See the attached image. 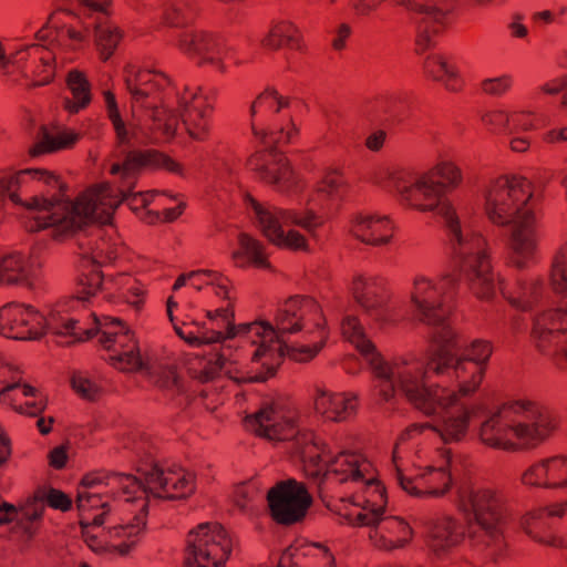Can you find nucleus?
<instances>
[{"label": "nucleus", "instance_id": "f257e3e1", "mask_svg": "<svg viewBox=\"0 0 567 567\" xmlns=\"http://www.w3.org/2000/svg\"><path fill=\"white\" fill-rule=\"evenodd\" d=\"M454 329L443 328L432 337L421 377L404 373L400 390L423 414L431 416L476 392L486 373L485 365L458 354Z\"/></svg>", "mask_w": 567, "mask_h": 567}, {"label": "nucleus", "instance_id": "f03ea898", "mask_svg": "<svg viewBox=\"0 0 567 567\" xmlns=\"http://www.w3.org/2000/svg\"><path fill=\"white\" fill-rule=\"evenodd\" d=\"M533 196L532 183L524 176H501L489 187L485 210L488 219L498 226L513 224L508 264L517 269L526 267L536 248L535 215L525 206Z\"/></svg>", "mask_w": 567, "mask_h": 567}, {"label": "nucleus", "instance_id": "7ed1b4c3", "mask_svg": "<svg viewBox=\"0 0 567 567\" xmlns=\"http://www.w3.org/2000/svg\"><path fill=\"white\" fill-rule=\"evenodd\" d=\"M288 308L296 310L300 331L313 336L309 346L292 347L286 341L276 350L270 344L261 341L255 350L251 361L258 362L265 359L262 367L266 371L246 379L251 382H266L277 374L285 357L293 362L306 363L315 359L327 343L329 331L321 306L310 296L296 295L288 298Z\"/></svg>", "mask_w": 567, "mask_h": 567}, {"label": "nucleus", "instance_id": "20e7f679", "mask_svg": "<svg viewBox=\"0 0 567 567\" xmlns=\"http://www.w3.org/2000/svg\"><path fill=\"white\" fill-rule=\"evenodd\" d=\"M553 290L561 295L560 306L535 316L529 333L535 349L551 355L558 368L567 363V261L555 259L551 267Z\"/></svg>", "mask_w": 567, "mask_h": 567}, {"label": "nucleus", "instance_id": "39448f33", "mask_svg": "<svg viewBox=\"0 0 567 567\" xmlns=\"http://www.w3.org/2000/svg\"><path fill=\"white\" fill-rule=\"evenodd\" d=\"M290 125L291 128L286 131L282 126L261 123L259 128L255 121L250 123L252 135L267 147L252 154L248 158L247 165L258 174L261 182L274 185L280 190L287 189L293 184V171L289 161L282 152L278 151L279 145L288 144L292 135L298 132L291 120Z\"/></svg>", "mask_w": 567, "mask_h": 567}, {"label": "nucleus", "instance_id": "423d86ee", "mask_svg": "<svg viewBox=\"0 0 567 567\" xmlns=\"http://www.w3.org/2000/svg\"><path fill=\"white\" fill-rule=\"evenodd\" d=\"M556 427L555 417L546 411H540L535 422L512 426L504 422L502 412L498 410L481 424L478 436L481 442L491 449L517 451L519 445L509 439L511 432L517 439L525 440L528 449H534L547 440Z\"/></svg>", "mask_w": 567, "mask_h": 567}, {"label": "nucleus", "instance_id": "0eeeda50", "mask_svg": "<svg viewBox=\"0 0 567 567\" xmlns=\"http://www.w3.org/2000/svg\"><path fill=\"white\" fill-rule=\"evenodd\" d=\"M458 277L447 274L441 277L436 285L424 277L414 279V289L411 295L412 302L420 312V320L431 327L430 343L432 337L443 328L453 329L450 323L452 306Z\"/></svg>", "mask_w": 567, "mask_h": 567}, {"label": "nucleus", "instance_id": "6e6552de", "mask_svg": "<svg viewBox=\"0 0 567 567\" xmlns=\"http://www.w3.org/2000/svg\"><path fill=\"white\" fill-rule=\"evenodd\" d=\"M471 505L476 525L480 527L478 537L484 545L492 549L495 560L503 557L507 549L504 536L507 507L504 496L494 489L482 488L471 493Z\"/></svg>", "mask_w": 567, "mask_h": 567}, {"label": "nucleus", "instance_id": "1a4fd4ad", "mask_svg": "<svg viewBox=\"0 0 567 567\" xmlns=\"http://www.w3.org/2000/svg\"><path fill=\"white\" fill-rule=\"evenodd\" d=\"M231 538L219 523H202L187 534L183 567H225Z\"/></svg>", "mask_w": 567, "mask_h": 567}, {"label": "nucleus", "instance_id": "9d476101", "mask_svg": "<svg viewBox=\"0 0 567 567\" xmlns=\"http://www.w3.org/2000/svg\"><path fill=\"white\" fill-rule=\"evenodd\" d=\"M97 205L87 190L76 196L74 200H71L66 193L63 203L59 205V212L35 217L30 225V230L41 231L51 227L53 228L52 238L62 241L92 225Z\"/></svg>", "mask_w": 567, "mask_h": 567}, {"label": "nucleus", "instance_id": "9b49d317", "mask_svg": "<svg viewBox=\"0 0 567 567\" xmlns=\"http://www.w3.org/2000/svg\"><path fill=\"white\" fill-rule=\"evenodd\" d=\"M244 421L260 437L287 441L296 435L297 410L289 396L277 395L262 401L258 411Z\"/></svg>", "mask_w": 567, "mask_h": 567}, {"label": "nucleus", "instance_id": "f8f14e48", "mask_svg": "<svg viewBox=\"0 0 567 567\" xmlns=\"http://www.w3.org/2000/svg\"><path fill=\"white\" fill-rule=\"evenodd\" d=\"M267 503L274 522L291 526L305 519L313 498L305 483L288 478L268 489Z\"/></svg>", "mask_w": 567, "mask_h": 567}, {"label": "nucleus", "instance_id": "ddd939ff", "mask_svg": "<svg viewBox=\"0 0 567 567\" xmlns=\"http://www.w3.org/2000/svg\"><path fill=\"white\" fill-rule=\"evenodd\" d=\"M426 177L429 183H442L443 190L440 193L432 192V195L429 197V203L415 204V208L421 212L435 210L439 215L444 217L450 233L454 236L457 244L462 246L463 235L458 217L451 203L444 198V194L449 187L455 188L462 182L461 169L452 162H442L426 174Z\"/></svg>", "mask_w": 567, "mask_h": 567}, {"label": "nucleus", "instance_id": "4468645a", "mask_svg": "<svg viewBox=\"0 0 567 567\" xmlns=\"http://www.w3.org/2000/svg\"><path fill=\"white\" fill-rule=\"evenodd\" d=\"M47 318L32 306L9 302L0 308V333L14 340H39L47 333Z\"/></svg>", "mask_w": 567, "mask_h": 567}, {"label": "nucleus", "instance_id": "2eb2a0df", "mask_svg": "<svg viewBox=\"0 0 567 567\" xmlns=\"http://www.w3.org/2000/svg\"><path fill=\"white\" fill-rule=\"evenodd\" d=\"M416 101L406 93L377 96L367 106V116L386 130H395L410 121L416 111Z\"/></svg>", "mask_w": 567, "mask_h": 567}, {"label": "nucleus", "instance_id": "dca6fc26", "mask_svg": "<svg viewBox=\"0 0 567 567\" xmlns=\"http://www.w3.org/2000/svg\"><path fill=\"white\" fill-rule=\"evenodd\" d=\"M457 0H435L433 4H417L414 12L421 17L415 21V52L424 53L436 47L435 37L444 29L446 17L454 10Z\"/></svg>", "mask_w": 567, "mask_h": 567}, {"label": "nucleus", "instance_id": "f3484780", "mask_svg": "<svg viewBox=\"0 0 567 567\" xmlns=\"http://www.w3.org/2000/svg\"><path fill=\"white\" fill-rule=\"evenodd\" d=\"M127 186L135 188L145 171H166L183 176L184 167L172 156L155 148L131 150L124 155Z\"/></svg>", "mask_w": 567, "mask_h": 567}, {"label": "nucleus", "instance_id": "a211bd4d", "mask_svg": "<svg viewBox=\"0 0 567 567\" xmlns=\"http://www.w3.org/2000/svg\"><path fill=\"white\" fill-rule=\"evenodd\" d=\"M567 503L553 504L547 507L528 512L520 519V527L534 542L549 547H567L565 540L557 536L551 526L554 517H563Z\"/></svg>", "mask_w": 567, "mask_h": 567}, {"label": "nucleus", "instance_id": "6ab92c4d", "mask_svg": "<svg viewBox=\"0 0 567 567\" xmlns=\"http://www.w3.org/2000/svg\"><path fill=\"white\" fill-rule=\"evenodd\" d=\"M352 295L368 316L380 322L386 320V306L391 293L383 278L364 279L362 276L355 277L352 282Z\"/></svg>", "mask_w": 567, "mask_h": 567}, {"label": "nucleus", "instance_id": "aec40b11", "mask_svg": "<svg viewBox=\"0 0 567 567\" xmlns=\"http://www.w3.org/2000/svg\"><path fill=\"white\" fill-rule=\"evenodd\" d=\"M125 85L134 104L146 105L161 101L159 93L171 85V79L163 72L125 69Z\"/></svg>", "mask_w": 567, "mask_h": 567}, {"label": "nucleus", "instance_id": "412c9836", "mask_svg": "<svg viewBox=\"0 0 567 567\" xmlns=\"http://www.w3.org/2000/svg\"><path fill=\"white\" fill-rule=\"evenodd\" d=\"M463 270L468 281V288L476 298L489 300L494 297V276L489 257L485 251L467 254L464 258Z\"/></svg>", "mask_w": 567, "mask_h": 567}, {"label": "nucleus", "instance_id": "4be33fe9", "mask_svg": "<svg viewBox=\"0 0 567 567\" xmlns=\"http://www.w3.org/2000/svg\"><path fill=\"white\" fill-rule=\"evenodd\" d=\"M392 182L404 199L415 208V204L429 203L432 192H442L440 182L429 183L426 175L419 176L412 168H398L391 175Z\"/></svg>", "mask_w": 567, "mask_h": 567}, {"label": "nucleus", "instance_id": "5701e85b", "mask_svg": "<svg viewBox=\"0 0 567 567\" xmlns=\"http://www.w3.org/2000/svg\"><path fill=\"white\" fill-rule=\"evenodd\" d=\"M181 101L184 103L182 121L188 135L196 141H206L209 135V116L213 107L198 99L196 92L189 93L188 87H185Z\"/></svg>", "mask_w": 567, "mask_h": 567}, {"label": "nucleus", "instance_id": "b1692460", "mask_svg": "<svg viewBox=\"0 0 567 567\" xmlns=\"http://www.w3.org/2000/svg\"><path fill=\"white\" fill-rule=\"evenodd\" d=\"M178 48L188 55H200L204 61L215 62L224 48V40L209 31L196 30L181 34Z\"/></svg>", "mask_w": 567, "mask_h": 567}, {"label": "nucleus", "instance_id": "393cba45", "mask_svg": "<svg viewBox=\"0 0 567 567\" xmlns=\"http://www.w3.org/2000/svg\"><path fill=\"white\" fill-rule=\"evenodd\" d=\"M237 243L238 248L231 252V259L237 267L267 270L272 268L262 241L248 233L241 231L237 235Z\"/></svg>", "mask_w": 567, "mask_h": 567}, {"label": "nucleus", "instance_id": "a878e982", "mask_svg": "<svg viewBox=\"0 0 567 567\" xmlns=\"http://www.w3.org/2000/svg\"><path fill=\"white\" fill-rule=\"evenodd\" d=\"M22 173H27V187L31 190L50 199L55 197L58 205L63 203L69 185L59 174L47 168H23Z\"/></svg>", "mask_w": 567, "mask_h": 567}, {"label": "nucleus", "instance_id": "bb28decb", "mask_svg": "<svg viewBox=\"0 0 567 567\" xmlns=\"http://www.w3.org/2000/svg\"><path fill=\"white\" fill-rule=\"evenodd\" d=\"M425 79L441 82L451 92H458L463 87V81L455 64L439 53L429 54L422 65Z\"/></svg>", "mask_w": 567, "mask_h": 567}, {"label": "nucleus", "instance_id": "cd10ccee", "mask_svg": "<svg viewBox=\"0 0 567 567\" xmlns=\"http://www.w3.org/2000/svg\"><path fill=\"white\" fill-rule=\"evenodd\" d=\"M473 411L464 408L457 416H446L439 424L423 423L412 424L411 427L419 429L422 432L424 429H430L435 432L445 444L462 442L468 432L470 421Z\"/></svg>", "mask_w": 567, "mask_h": 567}, {"label": "nucleus", "instance_id": "c85d7f7f", "mask_svg": "<svg viewBox=\"0 0 567 567\" xmlns=\"http://www.w3.org/2000/svg\"><path fill=\"white\" fill-rule=\"evenodd\" d=\"M315 410L324 420L343 422L355 415L357 404L342 393L322 391L315 400Z\"/></svg>", "mask_w": 567, "mask_h": 567}, {"label": "nucleus", "instance_id": "c756f323", "mask_svg": "<svg viewBox=\"0 0 567 567\" xmlns=\"http://www.w3.org/2000/svg\"><path fill=\"white\" fill-rule=\"evenodd\" d=\"M543 282L534 280L526 282L517 279L514 287H508L504 278L498 277V289L502 296L515 308L530 310L542 295Z\"/></svg>", "mask_w": 567, "mask_h": 567}, {"label": "nucleus", "instance_id": "7c9ffc66", "mask_svg": "<svg viewBox=\"0 0 567 567\" xmlns=\"http://www.w3.org/2000/svg\"><path fill=\"white\" fill-rule=\"evenodd\" d=\"M94 319V327L87 329L78 328L79 320L68 317L61 319V322L55 313H50L47 318V331H50L56 337H69L71 340L66 341V346L89 341L96 337L100 332V320L95 313L92 315Z\"/></svg>", "mask_w": 567, "mask_h": 567}, {"label": "nucleus", "instance_id": "2f4dec72", "mask_svg": "<svg viewBox=\"0 0 567 567\" xmlns=\"http://www.w3.org/2000/svg\"><path fill=\"white\" fill-rule=\"evenodd\" d=\"M0 284L33 286V269L29 259L19 251L4 256L0 261Z\"/></svg>", "mask_w": 567, "mask_h": 567}, {"label": "nucleus", "instance_id": "473e14b6", "mask_svg": "<svg viewBox=\"0 0 567 567\" xmlns=\"http://www.w3.org/2000/svg\"><path fill=\"white\" fill-rule=\"evenodd\" d=\"M262 332H257L258 336L265 338L266 336H270V342H278L279 347L282 344L284 334H293L300 332V326L298 323L296 310H291L288 308V299L284 302V305L277 310L275 316V324L269 321H261Z\"/></svg>", "mask_w": 567, "mask_h": 567}, {"label": "nucleus", "instance_id": "72a5a7b5", "mask_svg": "<svg viewBox=\"0 0 567 567\" xmlns=\"http://www.w3.org/2000/svg\"><path fill=\"white\" fill-rule=\"evenodd\" d=\"M65 82L72 93V99H63V109L70 114H78L92 101L91 84L85 73L76 69L68 72Z\"/></svg>", "mask_w": 567, "mask_h": 567}, {"label": "nucleus", "instance_id": "f704fd0d", "mask_svg": "<svg viewBox=\"0 0 567 567\" xmlns=\"http://www.w3.org/2000/svg\"><path fill=\"white\" fill-rule=\"evenodd\" d=\"M316 551L320 553L321 560L327 567H337L334 555L328 546L321 543L306 544L300 547L289 546L282 551L278 565L280 567H301L306 557L317 556Z\"/></svg>", "mask_w": 567, "mask_h": 567}, {"label": "nucleus", "instance_id": "c9c22d12", "mask_svg": "<svg viewBox=\"0 0 567 567\" xmlns=\"http://www.w3.org/2000/svg\"><path fill=\"white\" fill-rule=\"evenodd\" d=\"M261 47L277 51L282 48L301 50L302 37L298 28L289 21H280L274 24L261 40Z\"/></svg>", "mask_w": 567, "mask_h": 567}, {"label": "nucleus", "instance_id": "e433bc0d", "mask_svg": "<svg viewBox=\"0 0 567 567\" xmlns=\"http://www.w3.org/2000/svg\"><path fill=\"white\" fill-rule=\"evenodd\" d=\"M128 343H122V350L114 351L106 362L121 372H137L144 369V362L140 352V344L133 330L124 331Z\"/></svg>", "mask_w": 567, "mask_h": 567}, {"label": "nucleus", "instance_id": "4c0bfd02", "mask_svg": "<svg viewBox=\"0 0 567 567\" xmlns=\"http://www.w3.org/2000/svg\"><path fill=\"white\" fill-rule=\"evenodd\" d=\"M39 133L42 135V141L29 148L28 154L30 157H39L44 154L72 148L81 137V135L74 131H64L53 136L49 133L45 125L40 126Z\"/></svg>", "mask_w": 567, "mask_h": 567}, {"label": "nucleus", "instance_id": "58836bf2", "mask_svg": "<svg viewBox=\"0 0 567 567\" xmlns=\"http://www.w3.org/2000/svg\"><path fill=\"white\" fill-rule=\"evenodd\" d=\"M355 236L367 245L381 246L391 240L393 231L386 217L373 219L369 216L358 221Z\"/></svg>", "mask_w": 567, "mask_h": 567}, {"label": "nucleus", "instance_id": "ea45409f", "mask_svg": "<svg viewBox=\"0 0 567 567\" xmlns=\"http://www.w3.org/2000/svg\"><path fill=\"white\" fill-rule=\"evenodd\" d=\"M430 536L435 550L456 546L464 536V530L456 519L444 516L435 519L430 529Z\"/></svg>", "mask_w": 567, "mask_h": 567}, {"label": "nucleus", "instance_id": "a19ab883", "mask_svg": "<svg viewBox=\"0 0 567 567\" xmlns=\"http://www.w3.org/2000/svg\"><path fill=\"white\" fill-rule=\"evenodd\" d=\"M245 200L252 208L258 220L261 234L268 239L270 244H274V241L276 240V236L282 234L284 231L277 207H274L271 210L265 208L249 193L246 194Z\"/></svg>", "mask_w": 567, "mask_h": 567}, {"label": "nucleus", "instance_id": "79ce46f5", "mask_svg": "<svg viewBox=\"0 0 567 567\" xmlns=\"http://www.w3.org/2000/svg\"><path fill=\"white\" fill-rule=\"evenodd\" d=\"M167 478H171L168 489L162 494H154V498L164 501L187 499L196 491V477L192 473L168 470Z\"/></svg>", "mask_w": 567, "mask_h": 567}, {"label": "nucleus", "instance_id": "37998d69", "mask_svg": "<svg viewBox=\"0 0 567 567\" xmlns=\"http://www.w3.org/2000/svg\"><path fill=\"white\" fill-rule=\"evenodd\" d=\"M329 474L343 475L340 478L341 483L348 480L358 482L364 477L360 470L358 457L347 452H340L337 456L326 462L323 476H328Z\"/></svg>", "mask_w": 567, "mask_h": 567}, {"label": "nucleus", "instance_id": "c03bdc74", "mask_svg": "<svg viewBox=\"0 0 567 567\" xmlns=\"http://www.w3.org/2000/svg\"><path fill=\"white\" fill-rule=\"evenodd\" d=\"M42 503L52 509L62 513L72 509L73 501L69 494L51 485L38 486L30 496V504Z\"/></svg>", "mask_w": 567, "mask_h": 567}, {"label": "nucleus", "instance_id": "a18cd8bd", "mask_svg": "<svg viewBox=\"0 0 567 567\" xmlns=\"http://www.w3.org/2000/svg\"><path fill=\"white\" fill-rule=\"evenodd\" d=\"M195 359L199 360V363L203 361L206 363L199 371L189 368L188 374L202 384L209 383L218 379L227 361L221 351L210 353L208 359H206L205 355H196Z\"/></svg>", "mask_w": 567, "mask_h": 567}, {"label": "nucleus", "instance_id": "49530a36", "mask_svg": "<svg viewBox=\"0 0 567 567\" xmlns=\"http://www.w3.org/2000/svg\"><path fill=\"white\" fill-rule=\"evenodd\" d=\"M95 30V44L101 53V59L107 61L116 50L120 40L122 39V32L117 27H111L96 22L94 25Z\"/></svg>", "mask_w": 567, "mask_h": 567}, {"label": "nucleus", "instance_id": "de8ad7c7", "mask_svg": "<svg viewBox=\"0 0 567 567\" xmlns=\"http://www.w3.org/2000/svg\"><path fill=\"white\" fill-rule=\"evenodd\" d=\"M104 275L101 270V264L92 260V267L87 272H82L78 278V296L79 300H89L94 297L103 286Z\"/></svg>", "mask_w": 567, "mask_h": 567}, {"label": "nucleus", "instance_id": "09e8293b", "mask_svg": "<svg viewBox=\"0 0 567 567\" xmlns=\"http://www.w3.org/2000/svg\"><path fill=\"white\" fill-rule=\"evenodd\" d=\"M19 53H21V54L29 53L30 55L37 58L41 62V65L43 68L44 76L31 82L28 85L29 89L44 86V85L50 84L53 81L54 66L52 65V62H53L54 58L52 56L51 52H49L44 45L33 43V44L27 45L24 49L17 52V54H19Z\"/></svg>", "mask_w": 567, "mask_h": 567}, {"label": "nucleus", "instance_id": "8fccbe9b", "mask_svg": "<svg viewBox=\"0 0 567 567\" xmlns=\"http://www.w3.org/2000/svg\"><path fill=\"white\" fill-rule=\"evenodd\" d=\"M199 11L195 1L178 0L164 13L165 21L172 27H183L195 20Z\"/></svg>", "mask_w": 567, "mask_h": 567}, {"label": "nucleus", "instance_id": "3c124183", "mask_svg": "<svg viewBox=\"0 0 567 567\" xmlns=\"http://www.w3.org/2000/svg\"><path fill=\"white\" fill-rule=\"evenodd\" d=\"M137 472L141 473L147 495L154 496L168 489L171 478H167V471L165 472L157 463H152L145 471L138 468Z\"/></svg>", "mask_w": 567, "mask_h": 567}, {"label": "nucleus", "instance_id": "603ef678", "mask_svg": "<svg viewBox=\"0 0 567 567\" xmlns=\"http://www.w3.org/2000/svg\"><path fill=\"white\" fill-rule=\"evenodd\" d=\"M276 94L277 89L274 86H267L261 93H259L252 101L249 114L250 123L255 121L257 123V115L259 113L260 120H267L269 116L275 115L274 110L276 107Z\"/></svg>", "mask_w": 567, "mask_h": 567}, {"label": "nucleus", "instance_id": "864d4df0", "mask_svg": "<svg viewBox=\"0 0 567 567\" xmlns=\"http://www.w3.org/2000/svg\"><path fill=\"white\" fill-rule=\"evenodd\" d=\"M301 439L302 443L299 451L301 462L322 464L323 456L328 454L326 451L328 445L318 441L312 432L302 434Z\"/></svg>", "mask_w": 567, "mask_h": 567}, {"label": "nucleus", "instance_id": "5fc2aeb1", "mask_svg": "<svg viewBox=\"0 0 567 567\" xmlns=\"http://www.w3.org/2000/svg\"><path fill=\"white\" fill-rule=\"evenodd\" d=\"M546 488L567 487V457L555 456L546 458Z\"/></svg>", "mask_w": 567, "mask_h": 567}, {"label": "nucleus", "instance_id": "6e6d98bb", "mask_svg": "<svg viewBox=\"0 0 567 567\" xmlns=\"http://www.w3.org/2000/svg\"><path fill=\"white\" fill-rule=\"evenodd\" d=\"M10 200L14 205L21 206L28 210L45 212L47 215L59 212L58 199L55 197L50 199L42 194H35L28 200H23L19 193L14 192L10 194Z\"/></svg>", "mask_w": 567, "mask_h": 567}, {"label": "nucleus", "instance_id": "4d7b16f0", "mask_svg": "<svg viewBox=\"0 0 567 567\" xmlns=\"http://www.w3.org/2000/svg\"><path fill=\"white\" fill-rule=\"evenodd\" d=\"M349 185L340 169H327L321 181L318 183V192L328 196H340L348 192Z\"/></svg>", "mask_w": 567, "mask_h": 567}, {"label": "nucleus", "instance_id": "13d9d810", "mask_svg": "<svg viewBox=\"0 0 567 567\" xmlns=\"http://www.w3.org/2000/svg\"><path fill=\"white\" fill-rule=\"evenodd\" d=\"M28 186L27 173L22 169L13 172L11 168L0 171V197H8L18 192L20 187Z\"/></svg>", "mask_w": 567, "mask_h": 567}, {"label": "nucleus", "instance_id": "bf43d9fd", "mask_svg": "<svg viewBox=\"0 0 567 567\" xmlns=\"http://www.w3.org/2000/svg\"><path fill=\"white\" fill-rule=\"evenodd\" d=\"M493 354V344L488 340L475 339L462 353L463 357L471 359L487 368V363Z\"/></svg>", "mask_w": 567, "mask_h": 567}, {"label": "nucleus", "instance_id": "052dcab7", "mask_svg": "<svg viewBox=\"0 0 567 567\" xmlns=\"http://www.w3.org/2000/svg\"><path fill=\"white\" fill-rule=\"evenodd\" d=\"M118 199L114 202L115 207H120L123 203H126L130 209L134 213H138L146 209L151 204V199L146 197L145 193H135L134 188H130V186H126V189L118 188Z\"/></svg>", "mask_w": 567, "mask_h": 567}, {"label": "nucleus", "instance_id": "680f3d73", "mask_svg": "<svg viewBox=\"0 0 567 567\" xmlns=\"http://www.w3.org/2000/svg\"><path fill=\"white\" fill-rule=\"evenodd\" d=\"M272 245L280 249H289L293 251L308 249L306 237L295 229L288 230L287 234L282 231V234L276 236V240Z\"/></svg>", "mask_w": 567, "mask_h": 567}, {"label": "nucleus", "instance_id": "e2e57ef3", "mask_svg": "<svg viewBox=\"0 0 567 567\" xmlns=\"http://www.w3.org/2000/svg\"><path fill=\"white\" fill-rule=\"evenodd\" d=\"M520 480L524 485L546 488V482H545L547 480L546 460H542L540 462L530 465L522 474Z\"/></svg>", "mask_w": 567, "mask_h": 567}, {"label": "nucleus", "instance_id": "0e129e2a", "mask_svg": "<svg viewBox=\"0 0 567 567\" xmlns=\"http://www.w3.org/2000/svg\"><path fill=\"white\" fill-rule=\"evenodd\" d=\"M452 486V481L450 477H447V482H444L443 487L441 488H431V489H420L414 485V478L411 477V483H403V485H400V487L406 492L410 496L416 497V498H424V497H441L444 496Z\"/></svg>", "mask_w": 567, "mask_h": 567}, {"label": "nucleus", "instance_id": "69168bd1", "mask_svg": "<svg viewBox=\"0 0 567 567\" xmlns=\"http://www.w3.org/2000/svg\"><path fill=\"white\" fill-rule=\"evenodd\" d=\"M94 197L99 205H109L110 202L118 199V190L115 192L110 182H101L86 189Z\"/></svg>", "mask_w": 567, "mask_h": 567}, {"label": "nucleus", "instance_id": "338daca9", "mask_svg": "<svg viewBox=\"0 0 567 567\" xmlns=\"http://www.w3.org/2000/svg\"><path fill=\"white\" fill-rule=\"evenodd\" d=\"M72 389L83 399L95 401L99 396L100 389L90 379L73 375L71 378Z\"/></svg>", "mask_w": 567, "mask_h": 567}, {"label": "nucleus", "instance_id": "774afa93", "mask_svg": "<svg viewBox=\"0 0 567 567\" xmlns=\"http://www.w3.org/2000/svg\"><path fill=\"white\" fill-rule=\"evenodd\" d=\"M157 383L163 389H175L178 393H184V384L178 374L176 365H169L158 378Z\"/></svg>", "mask_w": 567, "mask_h": 567}]
</instances>
